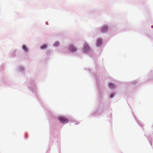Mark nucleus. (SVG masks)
I'll use <instances>...</instances> for the list:
<instances>
[{
	"label": "nucleus",
	"mask_w": 153,
	"mask_h": 153,
	"mask_svg": "<svg viewBox=\"0 0 153 153\" xmlns=\"http://www.w3.org/2000/svg\"><path fill=\"white\" fill-rule=\"evenodd\" d=\"M59 121L62 123H65L68 122V120L64 117H60L59 118Z\"/></svg>",
	"instance_id": "nucleus-1"
},
{
	"label": "nucleus",
	"mask_w": 153,
	"mask_h": 153,
	"mask_svg": "<svg viewBox=\"0 0 153 153\" xmlns=\"http://www.w3.org/2000/svg\"><path fill=\"white\" fill-rule=\"evenodd\" d=\"M108 28L107 26H105L103 27L101 29V30L102 33H104L106 32L108 30Z\"/></svg>",
	"instance_id": "nucleus-2"
},
{
	"label": "nucleus",
	"mask_w": 153,
	"mask_h": 153,
	"mask_svg": "<svg viewBox=\"0 0 153 153\" xmlns=\"http://www.w3.org/2000/svg\"><path fill=\"white\" fill-rule=\"evenodd\" d=\"M69 49L71 51H75L76 50V47L73 45H71L70 46Z\"/></svg>",
	"instance_id": "nucleus-3"
},
{
	"label": "nucleus",
	"mask_w": 153,
	"mask_h": 153,
	"mask_svg": "<svg viewBox=\"0 0 153 153\" xmlns=\"http://www.w3.org/2000/svg\"><path fill=\"white\" fill-rule=\"evenodd\" d=\"M102 43V40L100 39H99L97 40V45L98 46H100Z\"/></svg>",
	"instance_id": "nucleus-4"
},
{
	"label": "nucleus",
	"mask_w": 153,
	"mask_h": 153,
	"mask_svg": "<svg viewBox=\"0 0 153 153\" xmlns=\"http://www.w3.org/2000/svg\"><path fill=\"white\" fill-rule=\"evenodd\" d=\"M89 49V47L87 44H85L84 47V50L85 51H87Z\"/></svg>",
	"instance_id": "nucleus-5"
},
{
	"label": "nucleus",
	"mask_w": 153,
	"mask_h": 153,
	"mask_svg": "<svg viewBox=\"0 0 153 153\" xmlns=\"http://www.w3.org/2000/svg\"><path fill=\"white\" fill-rule=\"evenodd\" d=\"M109 87L111 88H115V86L112 83H110L109 84Z\"/></svg>",
	"instance_id": "nucleus-6"
},
{
	"label": "nucleus",
	"mask_w": 153,
	"mask_h": 153,
	"mask_svg": "<svg viewBox=\"0 0 153 153\" xmlns=\"http://www.w3.org/2000/svg\"><path fill=\"white\" fill-rule=\"evenodd\" d=\"M25 51H27V48L25 45H23L22 48Z\"/></svg>",
	"instance_id": "nucleus-7"
},
{
	"label": "nucleus",
	"mask_w": 153,
	"mask_h": 153,
	"mask_svg": "<svg viewBox=\"0 0 153 153\" xmlns=\"http://www.w3.org/2000/svg\"><path fill=\"white\" fill-rule=\"evenodd\" d=\"M54 46L56 47L58 46L59 45V43L58 42H56L53 44Z\"/></svg>",
	"instance_id": "nucleus-8"
},
{
	"label": "nucleus",
	"mask_w": 153,
	"mask_h": 153,
	"mask_svg": "<svg viewBox=\"0 0 153 153\" xmlns=\"http://www.w3.org/2000/svg\"><path fill=\"white\" fill-rule=\"evenodd\" d=\"M47 47V45H44L42 46L41 47V49H44L45 48Z\"/></svg>",
	"instance_id": "nucleus-9"
},
{
	"label": "nucleus",
	"mask_w": 153,
	"mask_h": 153,
	"mask_svg": "<svg viewBox=\"0 0 153 153\" xmlns=\"http://www.w3.org/2000/svg\"><path fill=\"white\" fill-rule=\"evenodd\" d=\"M113 95L112 94H110V97L111 98H112V97H113Z\"/></svg>",
	"instance_id": "nucleus-10"
}]
</instances>
